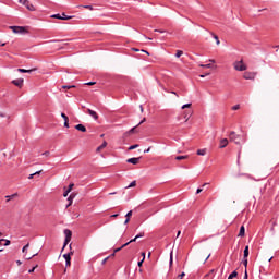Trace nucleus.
I'll return each instance as SVG.
<instances>
[{"instance_id": "nucleus-33", "label": "nucleus", "mask_w": 279, "mask_h": 279, "mask_svg": "<svg viewBox=\"0 0 279 279\" xmlns=\"http://www.w3.org/2000/svg\"><path fill=\"white\" fill-rule=\"evenodd\" d=\"M133 186H136V181L131 182L130 185L126 186V189H132Z\"/></svg>"}, {"instance_id": "nucleus-45", "label": "nucleus", "mask_w": 279, "mask_h": 279, "mask_svg": "<svg viewBox=\"0 0 279 279\" xmlns=\"http://www.w3.org/2000/svg\"><path fill=\"white\" fill-rule=\"evenodd\" d=\"M68 199H69L70 203H69V205L66 206V208H69V206H71V204L73 203V198H71V196H69Z\"/></svg>"}, {"instance_id": "nucleus-11", "label": "nucleus", "mask_w": 279, "mask_h": 279, "mask_svg": "<svg viewBox=\"0 0 279 279\" xmlns=\"http://www.w3.org/2000/svg\"><path fill=\"white\" fill-rule=\"evenodd\" d=\"M88 116L92 117L93 119H95V121H97V119H99V116L97 114V112L95 110L92 109H87Z\"/></svg>"}, {"instance_id": "nucleus-30", "label": "nucleus", "mask_w": 279, "mask_h": 279, "mask_svg": "<svg viewBox=\"0 0 279 279\" xmlns=\"http://www.w3.org/2000/svg\"><path fill=\"white\" fill-rule=\"evenodd\" d=\"M192 104L191 102H187L185 105H183L181 108L182 110L186 109V108H191Z\"/></svg>"}, {"instance_id": "nucleus-38", "label": "nucleus", "mask_w": 279, "mask_h": 279, "mask_svg": "<svg viewBox=\"0 0 279 279\" xmlns=\"http://www.w3.org/2000/svg\"><path fill=\"white\" fill-rule=\"evenodd\" d=\"M130 217H132V210L128 211L125 215V219H130Z\"/></svg>"}, {"instance_id": "nucleus-60", "label": "nucleus", "mask_w": 279, "mask_h": 279, "mask_svg": "<svg viewBox=\"0 0 279 279\" xmlns=\"http://www.w3.org/2000/svg\"><path fill=\"white\" fill-rule=\"evenodd\" d=\"M0 47H5V43L0 41Z\"/></svg>"}, {"instance_id": "nucleus-46", "label": "nucleus", "mask_w": 279, "mask_h": 279, "mask_svg": "<svg viewBox=\"0 0 279 279\" xmlns=\"http://www.w3.org/2000/svg\"><path fill=\"white\" fill-rule=\"evenodd\" d=\"M86 10H93V5H83Z\"/></svg>"}, {"instance_id": "nucleus-43", "label": "nucleus", "mask_w": 279, "mask_h": 279, "mask_svg": "<svg viewBox=\"0 0 279 279\" xmlns=\"http://www.w3.org/2000/svg\"><path fill=\"white\" fill-rule=\"evenodd\" d=\"M239 108H241V105H235L232 107V110H239Z\"/></svg>"}, {"instance_id": "nucleus-16", "label": "nucleus", "mask_w": 279, "mask_h": 279, "mask_svg": "<svg viewBox=\"0 0 279 279\" xmlns=\"http://www.w3.org/2000/svg\"><path fill=\"white\" fill-rule=\"evenodd\" d=\"M19 194L17 193H14V194H11V195H7L5 198H7V202H10V199H14V197H17Z\"/></svg>"}, {"instance_id": "nucleus-42", "label": "nucleus", "mask_w": 279, "mask_h": 279, "mask_svg": "<svg viewBox=\"0 0 279 279\" xmlns=\"http://www.w3.org/2000/svg\"><path fill=\"white\" fill-rule=\"evenodd\" d=\"M184 276H186L185 272H181L179 276H178V279H182Z\"/></svg>"}, {"instance_id": "nucleus-41", "label": "nucleus", "mask_w": 279, "mask_h": 279, "mask_svg": "<svg viewBox=\"0 0 279 279\" xmlns=\"http://www.w3.org/2000/svg\"><path fill=\"white\" fill-rule=\"evenodd\" d=\"M145 121H147V119L143 118V120L136 125V128H138V125H143V123H145Z\"/></svg>"}, {"instance_id": "nucleus-48", "label": "nucleus", "mask_w": 279, "mask_h": 279, "mask_svg": "<svg viewBox=\"0 0 279 279\" xmlns=\"http://www.w3.org/2000/svg\"><path fill=\"white\" fill-rule=\"evenodd\" d=\"M64 128H69V119L64 120Z\"/></svg>"}, {"instance_id": "nucleus-1", "label": "nucleus", "mask_w": 279, "mask_h": 279, "mask_svg": "<svg viewBox=\"0 0 279 279\" xmlns=\"http://www.w3.org/2000/svg\"><path fill=\"white\" fill-rule=\"evenodd\" d=\"M229 138H230V141L235 143V145H241V143H243V137L241 135H238L236 132H234V131L230 132Z\"/></svg>"}, {"instance_id": "nucleus-2", "label": "nucleus", "mask_w": 279, "mask_h": 279, "mask_svg": "<svg viewBox=\"0 0 279 279\" xmlns=\"http://www.w3.org/2000/svg\"><path fill=\"white\" fill-rule=\"evenodd\" d=\"M50 19H58L59 21H71V19H73V15H66V13H57L52 14Z\"/></svg>"}, {"instance_id": "nucleus-9", "label": "nucleus", "mask_w": 279, "mask_h": 279, "mask_svg": "<svg viewBox=\"0 0 279 279\" xmlns=\"http://www.w3.org/2000/svg\"><path fill=\"white\" fill-rule=\"evenodd\" d=\"M71 254H73V252H71V253H65V254L63 255V258H64V260H65L66 267L71 266Z\"/></svg>"}, {"instance_id": "nucleus-31", "label": "nucleus", "mask_w": 279, "mask_h": 279, "mask_svg": "<svg viewBox=\"0 0 279 279\" xmlns=\"http://www.w3.org/2000/svg\"><path fill=\"white\" fill-rule=\"evenodd\" d=\"M71 193V189H68L64 193H63V197H69V194Z\"/></svg>"}, {"instance_id": "nucleus-10", "label": "nucleus", "mask_w": 279, "mask_h": 279, "mask_svg": "<svg viewBox=\"0 0 279 279\" xmlns=\"http://www.w3.org/2000/svg\"><path fill=\"white\" fill-rule=\"evenodd\" d=\"M130 165H138L141 162V157H132L126 160Z\"/></svg>"}, {"instance_id": "nucleus-49", "label": "nucleus", "mask_w": 279, "mask_h": 279, "mask_svg": "<svg viewBox=\"0 0 279 279\" xmlns=\"http://www.w3.org/2000/svg\"><path fill=\"white\" fill-rule=\"evenodd\" d=\"M128 223H130V218H125L124 220V226H128Z\"/></svg>"}, {"instance_id": "nucleus-52", "label": "nucleus", "mask_w": 279, "mask_h": 279, "mask_svg": "<svg viewBox=\"0 0 279 279\" xmlns=\"http://www.w3.org/2000/svg\"><path fill=\"white\" fill-rule=\"evenodd\" d=\"M73 186H75V184H73V183H71V184L69 185L68 189H70V192L72 191Z\"/></svg>"}, {"instance_id": "nucleus-53", "label": "nucleus", "mask_w": 279, "mask_h": 279, "mask_svg": "<svg viewBox=\"0 0 279 279\" xmlns=\"http://www.w3.org/2000/svg\"><path fill=\"white\" fill-rule=\"evenodd\" d=\"M107 260H108V257H106L105 259H102L101 265H106Z\"/></svg>"}, {"instance_id": "nucleus-59", "label": "nucleus", "mask_w": 279, "mask_h": 279, "mask_svg": "<svg viewBox=\"0 0 279 279\" xmlns=\"http://www.w3.org/2000/svg\"><path fill=\"white\" fill-rule=\"evenodd\" d=\"M206 75H210V73L202 74L199 77H206Z\"/></svg>"}, {"instance_id": "nucleus-14", "label": "nucleus", "mask_w": 279, "mask_h": 279, "mask_svg": "<svg viewBox=\"0 0 279 279\" xmlns=\"http://www.w3.org/2000/svg\"><path fill=\"white\" fill-rule=\"evenodd\" d=\"M107 146H108V142L104 141L102 144L96 148V151H100L101 149H105V147Z\"/></svg>"}, {"instance_id": "nucleus-64", "label": "nucleus", "mask_w": 279, "mask_h": 279, "mask_svg": "<svg viewBox=\"0 0 279 279\" xmlns=\"http://www.w3.org/2000/svg\"><path fill=\"white\" fill-rule=\"evenodd\" d=\"M209 274H215V269H211V270L209 271Z\"/></svg>"}, {"instance_id": "nucleus-57", "label": "nucleus", "mask_w": 279, "mask_h": 279, "mask_svg": "<svg viewBox=\"0 0 279 279\" xmlns=\"http://www.w3.org/2000/svg\"><path fill=\"white\" fill-rule=\"evenodd\" d=\"M134 130H136V126H133L131 130H130V134H132L134 132Z\"/></svg>"}, {"instance_id": "nucleus-28", "label": "nucleus", "mask_w": 279, "mask_h": 279, "mask_svg": "<svg viewBox=\"0 0 279 279\" xmlns=\"http://www.w3.org/2000/svg\"><path fill=\"white\" fill-rule=\"evenodd\" d=\"M245 269H247V257H243V260H242Z\"/></svg>"}, {"instance_id": "nucleus-50", "label": "nucleus", "mask_w": 279, "mask_h": 279, "mask_svg": "<svg viewBox=\"0 0 279 279\" xmlns=\"http://www.w3.org/2000/svg\"><path fill=\"white\" fill-rule=\"evenodd\" d=\"M150 150H151V147H148L147 149L144 150V154H149Z\"/></svg>"}, {"instance_id": "nucleus-27", "label": "nucleus", "mask_w": 279, "mask_h": 279, "mask_svg": "<svg viewBox=\"0 0 279 279\" xmlns=\"http://www.w3.org/2000/svg\"><path fill=\"white\" fill-rule=\"evenodd\" d=\"M173 265V252L170 253L169 266Z\"/></svg>"}, {"instance_id": "nucleus-36", "label": "nucleus", "mask_w": 279, "mask_h": 279, "mask_svg": "<svg viewBox=\"0 0 279 279\" xmlns=\"http://www.w3.org/2000/svg\"><path fill=\"white\" fill-rule=\"evenodd\" d=\"M61 117H62L63 121L69 120V117H66V113H64V112L61 113Z\"/></svg>"}, {"instance_id": "nucleus-35", "label": "nucleus", "mask_w": 279, "mask_h": 279, "mask_svg": "<svg viewBox=\"0 0 279 279\" xmlns=\"http://www.w3.org/2000/svg\"><path fill=\"white\" fill-rule=\"evenodd\" d=\"M28 247H29V244L24 245L23 248H22V252L26 253Z\"/></svg>"}, {"instance_id": "nucleus-4", "label": "nucleus", "mask_w": 279, "mask_h": 279, "mask_svg": "<svg viewBox=\"0 0 279 279\" xmlns=\"http://www.w3.org/2000/svg\"><path fill=\"white\" fill-rule=\"evenodd\" d=\"M64 235H65V240H64L62 250H64L66 247V245H69V243H71V236H73V232H71V230H69V229H65Z\"/></svg>"}, {"instance_id": "nucleus-62", "label": "nucleus", "mask_w": 279, "mask_h": 279, "mask_svg": "<svg viewBox=\"0 0 279 279\" xmlns=\"http://www.w3.org/2000/svg\"><path fill=\"white\" fill-rule=\"evenodd\" d=\"M111 217H119V214H113L111 215Z\"/></svg>"}, {"instance_id": "nucleus-7", "label": "nucleus", "mask_w": 279, "mask_h": 279, "mask_svg": "<svg viewBox=\"0 0 279 279\" xmlns=\"http://www.w3.org/2000/svg\"><path fill=\"white\" fill-rule=\"evenodd\" d=\"M244 80H256V72H244Z\"/></svg>"}, {"instance_id": "nucleus-6", "label": "nucleus", "mask_w": 279, "mask_h": 279, "mask_svg": "<svg viewBox=\"0 0 279 279\" xmlns=\"http://www.w3.org/2000/svg\"><path fill=\"white\" fill-rule=\"evenodd\" d=\"M20 3H23L25 8L29 10V12H34L36 10L34 4H32L29 0H20Z\"/></svg>"}, {"instance_id": "nucleus-24", "label": "nucleus", "mask_w": 279, "mask_h": 279, "mask_svg": "<svg viewBox=\"0 0 279 279\" xmlns=\"http://www.w3.org/2000/svg\"><path fill=\"white\" fill-rule=\"evenodd\" d=\"M136 240H137L136 238L132 239L131 241L123 244L122 247H128V245H130V243H134V242H136Z\"/></svg>"}, {"instance_id": "nucleus-21", "label": "nucleus", "mask_w": 279, "mask_h": 279, "mask_svg": "<svg viewBox=\"0 0 279 279\" xmlns=\"http://www.w3.org/2000/svg\"><path fill=\"white\" fill-rule=\"evenodd\" d=\"M197 156H206V149H198Z\"/></svg>"}, {"instance_id": "nucleus-32", "label": "nucleus", "mask_w": 279, "mask_h": 279, "mask_svg": "<svg viewBox=\"0 0 279 279\" xmlns=\"http://www.w3.org/2000/svg\"><path fill=\"white\" fill-rule=\"evenodd\" d=\"M34 256H38V253L33 254L32 256H26L25 259L26 260H32V258H34Z\"/></svg>"}, {"instance_id": "nucleus-44", "label": "nucleus", "mask_w": 279, "mask_h": 279, "mask_svg": "<svg viewBox=\"0 0 279 279\" xmlns=\"http://www.w3.org/2000/svg\"><path fill=\"white\" fill-rule=\"evenodd\" d=\"M86 86H95V82L85 83Z\"/></svg>"}, {"instance_id": "nucleus-25", "label": "nucleus", "mask_w": 279, "mask_h": 279, "mask_svg": "<svg viewBox=\"0 0 279 279\" xmlns=\"http://www.w3.org/2000/svg\"><path fill=\"white\" fill-rule=\"evenodd\" d=\"M184 54V51L182 50H178L177 53H175V58H180Z\"/></svg>"}, {"instance_id": "nucleus-12", "label": "nucleus", "mask_w": 279, "mask_h": 279, "mask_svg": "<svg viewBox=\"0 0 279 279\" xmlns=\"http://www.w3.org/2000/svg\"><path fill=\"white\" fill-rule=\"evenodd\" d=\"M75 130L78 132H86V126H84V124H76Z\"/></svg>"}, {"instance_id": "nucleus-8", "label": "nucleus", "mask_w": 279, "mask_h": 279, "mask_svg": "<svg viewBox=\"0 0 279 279\" xmlns=\"http://www.w3.org/2000/svg\"><path fill=\"white\" fill-rule=\"evenodd\" d=\"M25 80L23 78H16L12 81V84L14 86H17V88H23V84H24Z\"/></svg>"}, {"instance_id": "nucleus-56", "label": "nucleus", "mask_w": 279, "mask_h": 279, "mask_svg": "<svg viewBox=\"0 0 279 279\" xmlns=\"http://www.w3.org/2000/svg\"><path fill=\"white\" fill-rule=\"evenodd\" d=\"M244 279H247V269L244 271Z\"/></svg>"}, {"instance_id": "nucleus-51", "label": "nucleus", "mask_w": 279, "mask_h": 279, "mask_svg": "<svg viewBox=\"0 0 279 279\" xmlns=\"http://www.w3.org/2000/svg\"><path fill=\"white\" fill-rule=\"evenodd\" d=\"M121 250H123V246L116 248V250H114V253L121 252Z\"/></svg>"}, {"instance_id": "nucleus-19", "label": "nucleus", "mask_w": 279, "mask_h": 279, "mask_svg": "<svg viewBox=\"0 0 279 279\" xmlns=\"http://www.w3.org/2000/svg\"><path fill=\"white\" fill-rule=\"evenodd\" d=\"M247 256H250V246H245L244 248V257L243 258H247Z\"/></svg>"}, {"instance_id": "nucleus-5", "label": "nucleus", "mask_w": 279, "mask_h": 279, "mask_svg": "<svg viewBox=\"0 0 279 279\" xmlns=\"http://www.w3.org/2000/svg\"><path fill=\"white\" fill-rule=\"evenodd\" d=\"M10 29H12L13 34H27L25 26H10Z\"/></svg>"}, {"instance_id": "nucleus-17", "label": "nucleus", "mask_w": 279, "mask_h": 279, "mask_svg": "<svg viewBox=\"0 0 279 279\" xmlns=\"http://www.w3.org/2000/svg\"><path fill=\"white\" fill-rule=\"evenodd\" d=\"M40 173H43V170H38L32 174L28 175V180H32L34 178V175H40Z\"/></svg>"}, {"instance_id": "nucleus-47", "label": "nucleus", "mask_w": 279, "mask_h": 279, "mask_svg": "<svg viewBox=\"0 0 279 279\" xmlns=\"http://www.w3.org/2000/svg\"><path fill=\"white\" fill-rule=\"evenodd\" d=\"M270 232H272V236L276 235V229L274 227L270 228Z\"/></svg>"}, {"instance_id": "nucleus-22", "label": "nucleus", "mask_w": 279, "mask_h": 279, "mask_svg": "<svg viewBox=\"0 0 279 279\" xmlns=\"http://www.w3.org/2000/svg\"><path fill=\"white\" fill-rule=\"evenodd\" d=\"M202 69H213V65L210 63L207 64H199Z\"/></svg>"}, {"instance_id": "nucleus-40", "label": "nucleus", "mask_w": 279, "mask_h": 279, "mask_svg": "<svg viewBox=\"0 0 279 279\" xmlns=\"http://www.w3.org/2000/svg\"><path fill=\"white\" fill-rule=\"evenodd\" d=\"M143 236H145V233H140L135 236V239H143Z\"/></svg>"}, {"instance_id": "nucleus-37", "label": "nucleus", "mask_w": 279, "mask_h": 279, "mask_svg": "<svg viewBox=\"0 0 279 279\" xmlns=\"http://www.w3.org/2000/svg\"><path fill=\"white\" fill-rule=\"evenodd\" d=\"M143 263H145V258H142V259L137 263V266H138V267H143Z\"/></svg>"}, {"instance_id": "nucleus-54", "label": "nucleus", "mask_w": 279, "mask_h": 279, "mask_svg": "<svg viewBox=\"0 0 279 279\" xmlns=\"http://www.w3.org/2000/svg\"><path fill=\"white\" fill-rule=\"evenodd\" d=\"M199 193H202V189L198 187V189L196 190V195H199Z\"/></svg>"}, {"instance_id": "nucleus-29", "label": "nucleus", "mask_w": 279, "mask_h": 279, "mask_svg": "<svg viewBox=\"0 0 279 279\" xmlns=\"http://www.w3.org/2000/svg\"><path fill=\"white\" fill-rule=\"evenodd\" d=\"M138 147V144H135V145H131L129 147V151H132L133 149H136Z\"/></svg>"}, {"instance_id": "nucleus-26", "label": "nucleus", "mask_w": 279, "mask_h": 279, "mask_svg": "<svg viewBox=\"0 0 279 279\" xmlns=\"http://www.w3.org/2000/svg\"><path fill=\"white\" fill-rule=\"evenodd\" d=\"M186 158H189V156H177L175 160H186Z\"/></svg>"}, {"instance_id": "nucleus-15", "label": "nucleus", "mask_w": 279, "mask_h": 279, "mask_svg": "<svg viewBox=\"0 0 279 279\" xmlns=\"http://www.w3.org/2000/svg\"><path fill=\"white\" fill-rule=\"evenodd\" d=\"M33 71H36V69H32V70H26V69H17L19 73H33Z\"/></svg>"}, {"instance_id": "nucleus-61", "label": "nucleus", "mask_w": 279, "mask_h": 279, "mask_svg": "<svg viewBox=\"0 0 279 279\" xmlns=\"http://www.w3.org/2000/svg\"><path fill=\"white\" fill-rule=\"evenodd\" d=\"M209 62H211L213 64H215V59H210Z\"/></svg>"}, {"instance_id": "nucleus-39", "label": "nucleus", "mask_w": 279, "mask_h": 279, "mask_svg": "<svg viewBox=\"0 0 279 279\" xmlns=\"http://www.w3.org/2000/svg\"><path fill=\"white\" fill-rule=\"evenodd\" d=\"M38 267V265H36L35 267H33L32 269L28 270V274H34V271L36 270V268Z\"/></svg>"}, {"instance_id": "nucleus-18", "label": "nucleus", "mask_w": 279, "mask_h": 279, "mask_svg": "<svg viewBox=\"0 0 279 279\" xmlns=\"http://www.w3.org/2000/svg\"><path fill=\"white\" fill-rule=\"evenodd\" d=\"M239 236H245V227L244 226L240 227Z\"/></svg>"}, {"instance_id": "nucleus-3", "label": "nucleus", "mask_w": 279, "mask_h": 279, "mask_svg": "<svg viewBox=\"0 0 279 279\" xmlns=\"http://www.w3.org/2000/svg\"><path fill=\"white\" fill-rule=\"evenodd\" d=\"M233 68L235 69V71H247V65L243 63V60L235 61L233 63Z\"/></svg>"}, {"instance_id": "nucleus-55", "label": "nucleus", "mask_w": 279, "mask_h": 279, "mask_svg": "<svg viewBox=\"0 0 279 279\" xmlns=\"http://www.w3.org/2000/svg\"><path fill=\"white\" fill-rule=\"evenodd\" d=\"M155 32H158L159 34H165L166 31L155 29Z\"/></svg>"}, {"instance_id": "nucleus-63", "label": "nucleus", "mask_w": 279, "mask_h": 279, "mask_svg": "<svg viewBox=\"0 0 279 279\" xmlns=\"http://www.w3.org/2000/svg\"><path fill=\"white\" fill-rule=\"evenodd\" d=\"M142 256H143V258H144V260H145V252L142 253Z\"/></svg>"}, {"instance_id": "nucleus-13", "label": "nucleus", "mask_w": 279, "mask_h": 279, "mask_svg": "<svg viewBox=\"0 0 279 279\" xmlns=\"http://www.w3.org/2000/svg\"><path fill=\"white\" fill-rule=\"evenodd\" d=\"M225 147H228V138H222L220 141V149H223Z\"/></svg>"}, {"instance_id": "nucleus-58", "label": "nucleus", "mask_w": 279, "mask_h": 279, "mask_svg": "<svg viewBox=\"0 0 279 279\" xmlns=\"http://www.w3.org/2000/svg\"><path fill=\"white\" fill-rule=\"evenodd\" d=\"M49 151H45V153H43V156H49Z\"/></svg>"}, {"instance_id": "nucleus-20", "label": "nucleus", "mask_w": 279, "mask_h": 279, "mask_svg": "<svg viewBox=\"0 0 279 279\" xmlns=\"http://www.w3.org/2000/svg\"><path fill=\"white\" fill-rule=\"evenodd\" d=\"M210 35L216 39V45H220L219 36L215 35V33H210Z\"/></svg>"}, {"instance_id": "nucleus-34", "label": "nucleus", "mask_w": 279, "mask_h": 279, "mask_svg": "<svg viewBox=\"0 0 279 279\" xmlns=\"http://www.w3.org/2000/svg\"><path fill=\"white\" fill-rule=\"evenodd\" d=\"M62 88L64 89H69V88H75V85H63Z\"/></svg>"}, {"instance_id": "nucleus-23", "label": "nucleus", "mask_w": 279, "mask_h": 279, "mask_svg": "<svg viewBox=\"0 0 279 279\" xmlns=\"http://www.w3.org/2000/svg\"><path fill=\"white\" fill-rule=\"evenodd\" d=\"M3 242H5V243H4V247H8V245H10V240L1 239V240H0V245H1V243H3Z\"/></svg>"}]
</instances>
